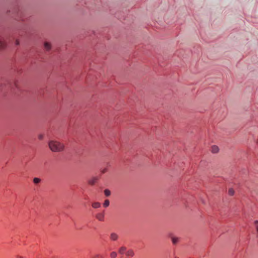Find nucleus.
<instances>
[{
  "mask_svg": "<svg viewBox=\"0 0 258 258\" xmlns=\"http://www.w3.org/2000/svg\"><path fill=\"white\" fill-rule=\"evenodd\" d=\"M12 11V14H10L11 10L8 11V15L18 21H25V17L24 10L18 4Z\"/></svg>",
  "mask_w": 258,
  "mask_h": 258,
  "instance_id": "nucleus-1",
  "label": "nucleus"
},
{
  "mask_svg": "<svg viewBox=\"0 0 258 258\" xmlns=\"http://www.w3.org/2000/svg\"><path fill=\"white\" fill-rule=\"evenodd\" d=\"M50 149L54 152H59L62 151L64 148V146L57 141H51L49 143Z\"/></svg>",
  "mask_w": 258,
  "mask_h": 258,
  "instance_id": "nucleus-2",
  "label": "nucleus"
},
{
  "mask_svg": "<svg viewBox=\"0 0 258 258\" xmlns=\"http://www.w3.org/2000/svg\"><path fill=\"white\" fill-rule=\"evenodd\" d=\"M100 3L102 4L101 0H91L90 2H86L85 1L84 2V4H85L86 7L89 9H93L92 7L90 6V5H94L95 6L99 7Z\"/></svg>",
  "mask_w": 258,
  "mask_h": 258,
  "instance_id": "nucleus-3",
  "label": "nucleus"
},
{
  "mask_svg": "<svg viewBox=\"0 0 258 258\" xmlns=\"http://www.w3.org/2000/svg\"><path fill=\"white\" fill-rule=\"evenodd\" d=\"M118 235L114 232H112L110 235V239L112 241H115L118 239Z\"/></svg>",
  "mask_w": 258,
  "mask_h": 258,
  "instance_id": "nucleus-4",
  "label": "nucleus"
},
{
  "mask_svg": "<svg viewBox=\"0 0 258 258\" xmlns=\"http://www.w3.org/2000/svg\"><path fill=\"white\" fill-rule=\"evenodd\" d=\"M104 211L101 213H99L96 214V218L99 221H102L104 220Z\"/></svg>",
  "mask_w": 258,
  "mask_h": 258,
  "instance_id": "nucleus-5",
  "label": "nucleus"
},
{
  "mask_svg": "<svg viewBox=\"0 0 258 258\" xmlns=\"http://www.w3.org/2000/svg\"><path fill=\"white\" fill-rule=\"evenodd\" d=\"M126 249H127V248L125 246H121L118 249V252L120 254H123L124 253H125V252L127 251Z\"/></svg>",
  "mask_w": 258,
  "mask_h": 258,
  "instance_id": "nucleus-6",
  "label": "nucleus"
},
{
  "mask_svg": "<svg viewBox=\"0 0 258 258\" xmlns=\"http://www.w3.org/2000/svg\"><path fill=\"white\" fill-rule=\"evenodd\" d=\"M7 47L6 42L0 38V49H5Z\"/></svg>",
  "mask_w": 258,
  "mask_h": 258,
  "instance_id": "nucleus-7",
  "label": "nucleus"
},
{
  "mask_svg": "<svg viewBox=\"0 0 258 258\" xmlns=\"http://www.w3.org/2000/svg\"><path fill=\"white\" fill-rule=\"evenodd\" d=\"M125 254L127 256L133 257L134 255V252L133 250L130 249L125 252Z\"/></svg>",
  "mask_w": 258,
  "mask_h": 258,
  "instance_id": "nucleus-8",
  "label": "nucleus"
},
{
  "mask_svg": "<svg viewBox=\"0 0 258 258\" xmlns=\"http://www.w3.org/2000/svg\"><path fill=\"white\" fill-rule=\"evenodd\" d=\"M44 47L47 51H48L51 49V46L49 43L45 42L44 43Z\"/></svg>",
  "mask_w": 258,
  "mask_h": 258,
  "instance_id": "nucleus-9",
  "label": "nucleus"
},
{
  "mask_svg": "<svg viewBox=\"0 0 258 258\" xmlns=\"http://www.w3.org/2000/svg\"><path fill=\"white\" fill-rule=\"evenodd\" d=\"M219 148L217 146L214 145L211 147V151L213 153H216L218 152Z\"/></svg>",
  "mask_w": 258,
  "mask_h": 258,
  "instance_id": "nucleus-10",
  "label": "nucleus"
},
{
  "mask_svg": "<svg viewBox=\"0 0 258 258\" xmlns=\"http://www.w3.org/2000/svg\"><path fill=\"white\" fill-rule=\"evenodd\" d=\"M170 238L171 239L172 243L173 244H176L178 242V238H177L176 237H174L173 236H170Z\"/></svg>",
  "mask_w": 258,
  "mask_h": 258,
  "instance_id": "nucleus-11",
  "label": "nucleus"
},
{
  "mask_svg": "<svg viewBox=\"0 0 258 258\" xmlns=\"http://www.w3.org/2000/svg\"><path fill=\"white\" fill-rule=\"evenodd\" d=\"M97 179H98L97 177H94L89 181V183L90 184L93 185L95 184V183L96 182Z\"/></svg>",
  "mask_w": 258,
  "mask_h": 258,
  "instance_id": "nucleus-12",
  "label": "nucleus"
},
{
  "mask_svg": "<svg viewBox=\"0 0 258 258\" xmlns=\"http://www.w3.org/2000/svg\"><path fill=\"white\" fill-rule=\"evenodd\" d=\"M92 206L94 208H98L101 206V204L99 202H94L92 203Z\"/></svg>",
  "mask_w": 258,
  "mask_h": 258,
  "instance_id": "nucleus-13",
  "label": "nucleus"
},
{
  "mask_svg": "<svg viewBox=\"0 0 258 258\" xmlns=\"http://www.w3.org/2000/svg\"><path fill=\"white\" fill-rule=\"evenodd\" d=\"M104 193L106 197H108L110 195V191L108 189H105L104 190Z\"/></svg>",
  "mask_w": 258,
  "mask_h": 258,
  "instance_id": "nucleus-14",
  "label": "nucleus"
},
{
  "mask_svg": "<svg viewBox=\"0 0 258 258\" xmlns=\"http://www.w3.org/2000/svg\"><path fill=\"white\" fill-rule=\"evenodd\" d=\"M109 201L108 200H105L104 203H103V206L104 207H107L109 205Z\"/></svg>",
  "mask_w": 258,
  "mask_h": 258,
  "instance_id": "nucleus-15",
  "label": "nucleus"
},
{
  "mask_svg": "<svg viewBox=\"0 0 258 258\" xmlns=\"http://www.w3.org/2000/svg\"><path fill=\"white\" fill-rule=\"evenodd\" d=\"M117 256V253L115 251H112L110 253V257L111 258H115Z\"/></svg>",
  "mask_w": 258,
  "mask_h": 258,
  "instance_id": "nucleus-16",
  "label": "nucleus"
},
{
  "mask_svg": "<svg viewBox=\"0 0 258 258\" xmlns=\"http://www.w3.org/2000/svg\"><path fill=\"white\" fill-rule=\"evenodd\" d=\"M33 182L35 184H38L40 182V179L39 178L35 177L33 179Z\"/></svg>",
  "mask_w": 258,
  "mask_h": 258,
  "instance_id": "nucleus-17",
  "label": "nucleus"
},
{
  "mask_svg": "<svg viewBox=\"0 0 258 258\" xmlns=\"http://www.w3.org/2000/svg\"><path fill=\"white\" fill-rule=\"evenodd\" d=\"M228 194L230 196H233L234 191L232 188H229L228 190Z\"/></svg>",
  "mask_w": 258,
  "mask_h": 258,
  "instance_id": "nucleus-18",
  "label": "nucleus"
},
{
  "mask_svg": "<svg viewBox=\"0 0 258 258\" xmlns=\"http://www.w3.org/2000/svg\"><path fill=\"white\" fill-rule=\"evenodd\" d=\"M254 224H255V228H256V231H257V236H258V221H255L254 222Z\"/></svg>",
  "mask_w": 258,
  "mask_h": 258,
  "instance_id": "nucleus-19",
  "label": "nucleus"
},
{
  "mask_svg": "<svg viewBox=\"0 0 258 258\" xmlns=\"http://www.w3.org/2000/svg\"><path fill=\"white\" fill-rule=\"evenodd\" d=\"M107 168H104L101 171V172L102 174H103V173H105L107 171Z\"/></svg>",
  "mask_w": 258,
  "mask_h": 258,
  "instance_id": "nucleus-20",
  "label": "nucleus"
},
{
  "mask_svg": "<svg viewBox=\"0 0 258 258\" xmlns=\"http://www.w3.org/2000/svg\"><path fill=\"white\" fill-rule=\"evenodd\" d=\"M15 42H16V45H19L20 44V42H19V40H16Z\"/></svg>",
  "mask_w": 258,
  "mask_h": 258,
  "instance_id": "nucleus-21",
  "label": "nucleus"
},
{
  "mask_svg": "<svg viewBox=\"0 0 258 258\" xmlns=\"http://www.w3.org/2000/svg\"><path fill=\"white\" fill-rule=\"evenodd\" d=\"M39 139L40 140H42V139H43V136H42V135H39Z\"/></svg>",
  "mask_w": 258,
  "mask_h": 258,
  "instance_id": "nucleus-22",
  "label": "nucleus"
},
{
  "mask_svg": "<svg viewBox=\"0 0 258 258\" xmlns=\"http://www.w3.org/2000/svg\"><path fill=\"white\" fill-rule=\"evenodd\" d=\"M93 258H102V257L99 255H96L94 256Z\"/></svg>",
  "mask_w": 258,
  "mask_h": 258,
  "instance_id": "nucleus-23",
  "label": "nucleus"
},
{
  "mask_svg": "<svg viewBox=\"0 0 258 258\" xmlns=\"http://www.w3.org/2000/svg\"><path fill=\"white\" fill-rule=\"evenodd\" d=\"M103 7L104 10H107V9L105 8L104 6H103Z\"/></svg>",
  "mask_w": 258,
  "mask_h": 258,
  "instance_id": "nucleus-24",
  "label": "nucleus"
},
{
  "mask_svg": "<svg viewBox=\"0 0 258 258\" xmlns=\"http://www.w3.org/2000/svg\"><path fill=\"white\" fill-rule=\"evenodd\" d=\"M257 143H258V142H257Z\"/></svg>",
  "mask_w": 258,
  "mask_h": 258,
  "instance_id": "nucleus-25",
  "label": "nucleus"
}]
</instances>
